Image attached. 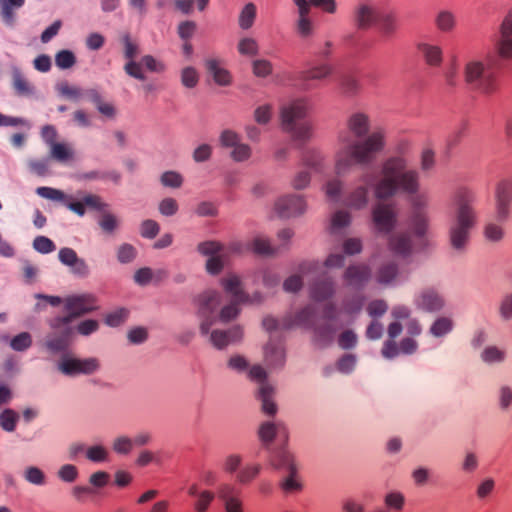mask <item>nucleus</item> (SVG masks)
Listing matches in <instances>:
<instances>
[{
  "mask_svg": "<svg viewBox=\"0 0 512 512\" xmlns=\"http://www.w3.org/2000/svg\"><path fill=\"white\" fill-rule=\"evenodd\" d=\"M324 190H325L326 196L329 199L334 200L339 196V194L342 190V183L338 179L330 180L326 183Z\"/></svg>",
  "mask_w": 512,
  "mask_h": 512,
  "instance_id": "60",
  "label": "nucleus"
},
{
  "mask_svg": "<svg viewBox=\"0 0 512 512\" xmlns=\"http://www.w3.org/2000/svg\"><path fill=\"white\" fill-rule=\"evenodd\" d=\"M512 200L494 198V210L497 221H507L511 216Z\"/></svg>",
  "mask_w": 512,
  "mask_h": 512,
  "instance_id": "35",
  "label": "nucleus"
},
{
  "mask_svg": "<svg viewBox=\"0 0 512 512\" xmlns=\"http://www.w3.org/2000/svg\"><path fill=\"white\" fill-rule=\"evenodd\" d=\"M220 142L224 147H232L231 156L236 161H245L251 155L248 145L239 143V136L231 130H225L220 135Z\"/></svg>",
  "mask_w": 512,
  "mask_h": 512,
  "instance_id": "15",
  "label": "nucleus"
},
{
  "mask_svg": "<svg viewBox=\"0 0 512 512\" xmlns=\"http://www.w3.org/2000/svg\"><path fill=\"white\" fill-rule=\"evenodd\" d=\"M503 221L493 222L490 221L485 224L483 234L489 242H500L505 236V230L502 225Z\"/></svg>",
  "mask_w": 512,
  "mask_h": 512,
  "instance_id": "32",
  "label": "nucleus"
},
{
  "mask_svg": "<svg viewBox=\"0 0 512 512\" xmlns=\"http://www.w3.org/2000/svg\"><path fill=\"white\" fill-rule=\"evenodd\" d=\"M37 194L43 198L61 201L64 199V194L62 191L50 188V187H39L36 190Z\"/></svg>",
  "mask_w": 512,
  "mask_h": 512,
  "instance_id": "59",
  "label": "nucleus"
},
{
  "mask_svg": "<svg viewBox=\"0 0 512 512\" xmlns=\"http://www.w3.org/2000/svg\"><path fill=\"white\" fill-rule=\"evenodd\" d=\"M411 213L408 225L413 236L422 245L424 238L430 230V218L427 211L428 196L426 194L416 195L410 200Z\"/></svg>",
  "mask_w": 512,
  "mask_h": 512,
  "instance_id": "6",
  "label": "nucleus"
},
{
  "mask_svg": "<svg viewBox=\"0 0 512 512\" xmlns=\"http://www.w3.org/2000/svg\"><path fill=\"white\" fill-rule=\"evenodd\" d=\"M271 465L287 473L281 482V487L285 492L297 493L302 490V480L298 473V466L290 452L286 450L279 452L271 460Z\"/></svg>",
  "mask_w": 512,
  "mask_h": 512,
  "instance_id": "7",
  "label": "nucleus"
},
{
  "mask_svg": "<svg viewBox=\"0 0 512 512\" xmlns=\"http://www.w3.org/2000/svg\"><path fill=\"white\" fill-rule=\"evenodd\" d=\"M182 84L187 88L195 87L199 81V74L193 67H185L181 72Z\"/></svg>",
  "mask_w": 512,
  "mask_h": 512,
  "instance_id": "49",
  "label": "nucleus"
},
{
  "mask_svg": "<svg viewBox=\"0 0 512 512\" xmlns=\"http://www.w3.org/2000/svg\"><path fill=\"white\" fill-rule=\"evenodd\" d=\"M260 471L261 466L259 464H249L238 472L236 479L241 484H247L255 479Z\"/></svg>",
  "mask_w": 512,
  "mask_h": 512,
  "instance_id": "37",
  "label": "nucleus"
},
{
  "mask_svg": "<svg viewBox=\"0 0 512 512\" xmlns=\"http://www.w3.org/2000/svg\"><path fill=\"white\" fill-rule=\"evenodd\" d=\"M392 314L397 319V321L390 324L388 333L391 338H394L400 334L402 329V324L399 322V320L406 319L409 315V311L406 307L398 306L393 309Z\"/></svg>",
  "mask_w": 512,
  "mask_h": 512,
  "instance_id": "34",
  "label": "nucleus"
},
{
  "mask_svg": "<svg viewBox=\"0 0 512 512\" xmlns=\"http://www.w3.org/2000/svg\"><path fill=\"white\" fill-rule=\"evenodd\" d=\"M434 22L437 29L441 31H452L458 28L455 13L448 9L439 10Z\"/></svg>",
  "mask_w": 512,
  "mask_h": 512,
  "instance_id": "28",
  "label": "nucleus"
},
{
  "mask_svg": "<svg viewBox=\"0 0 512 512\" xmlns=\"http://www.w3.org/2000/svg\"><path fill=\"white\" fill-rule=\"evenodd\" d=\"M481 358L486 363L502 362L505 359V351L496 346H488L483 350Z\"/></svg>",
  "mask_w": 512,
  "mask_h": 512,
  "instance_id": "40",
  "label": "nucleus"
},
{
  "mask_svg": "<svg viewBox=\"0 0 512 512\" xmlns=\"http://www.w3.org/2000/svg\"><path fill=\"white\" fill-rule=\"evenodd\" d=\"M133 440L127 436H119L114 439L112 449L120 455H127L133 450Z\"/></svg>",
  "mask_w": 512,
  "mask_h": 512,
  "instance_id": "41",
  "label": "nucleus"
},
{
  "mask_svg": "<svg viewBox=\"0 0 512 512\" xmlns=\"http://www.w3.org/2000/svg\"><path fill=\"white\" fill-rule=\"evenodd\" d=\"M494 198L512 200V180L501 179L495 185Z\"/></svg>",
  "mask_w": 512,
  "mask_h": 512,
  "instance_id": "44",
  "label": "nucleus"
},
{
  "mask_svg": "<svg viewBox=\"0 0 512 512\" xmlns=\"http://www.w3.org/2000/svg\"><path fill=\"white\" fill-rule=\"evenodd\" d=\"M272 388L266 384L262 383L259 389V398L262 401V410L264 413L268 415H273L276 413V405L271 401L272 396Z\"/></svg>",
  "mask_w": 512,
  "mask_h": 512,
  "instance_id": "33",
  "label": "nucleus"
},
{
  "mask_svg": "<svg viewBox=\"0 0 512 512\" xmlns=\"http://www.w3.org/2000/svg\"><path fill=\"white\" fill-rule=\"evenodd\" d=\"M376 28L387 31L401 29V20L394 11H380Z\"/></svg>",
  "mask_w": 512,
  "mask_h": 512,
  "instance_id": "30",
  "label": "nucleus"
},
{
  "mask_svg": "<svg viewBox=\"0 0 512 512\" xmlns=\"http://www.w3.org/2000/svg\"><path fill=\"white\" fill-rule=\"evenodd\" d=\"M373 223L379 232H389L396 224V212L390 204H379L373 210Z\"/></svg>",
  "mask_w": 512,
  "mask_h": 512,
  "instance_id": "14",
  "label": "nucleus"
},
{
  "mask_svg": "<svg viewBox=\"0 0 512 512\" xmlns=\"http://www.w3.org/2000/svg\"><path fill=\"white\" fill-rule=\"evenodd\" d=\"M368 277V271L365 266L350 267L346 272V280L349 285H357Z\"/></svg>",
  "mask_w": 512,
  "mask_h": 512,
  "instance_id": "38",
  "label": "nucleus"
},
{
  "mask_svg": "<svg viewBox=\"0 0 512 512\" xmlns=\"http://www.w3.org/2000/svg\"><path fill=\"white\" fill-rule=\"evenodd\" d=\"M33 246L40 253H49L55 250L54 243L45 236L36 237Z\"/></svg>",
  "mask_w": 512,
  "mask_h": 512,
  "instance_id": "54",
  "label": "nucleus"
},
{
  "mask_svg": "<svg viewBox=\"0 0 512 512\" xmlns=\"http://www.w3.org/2000/svg\"><path fill=\"white\" fill-rule=\"evenodd\" d=\"M465 82L475 91L491 95L499 89L497 76L489 61L471 60L464 67Z\"/></svg>",
  "mask_w": 512,
  "mask_h": 512,
  "instance_id": "4",
  "label": "nucleus"
},
{
  "mask_svg": "<svg viewBox=\"0 0 512 512\" xmlns=\"http://www.w3.org/2000/svg\"><path fill=\"white\" fill-rule=\"evenodd\" d=\"M272 72V65L267 60H256L253 62V73L257 77H266Z\"/></svg>",
  "mask_w": 512,
  "mask_h": 512,
  "instance_id": "57",
  "label": "nucleus"
},
{
  "mask_svg": "<svg viewBox=\"0 0 512 512\" xmlns=\"http://www.w3.org/2000/svg\"><path fill=\"white\" fill-rule=\"evenodd\" d=\"M297 7L298 32H310L312 22L309 18L311 7L320 9L324 13L334 14L337 11V3L335 0H292Z\"/></svg>",
  "mask_w": 512,
  "mask_h": 512,
  "instance_id": "8",
  "label": "nucleus"
},
{
  "mask_svg": "<svg viewBox=\"0 0 512 512\" xmlns=\"http://www.w3.org/2000/svg\"><path fill=\"white\" fill-rule=\"evenodd\" d=\"M242 336L239 328H233L228 332L215 330L211 333L210 340L214 347L223 349L231 343L238 341Z\"/></svg>",
  "mask_w": 512,
  "mask_h": 512,
  "instance_id": "24",
  "label": "nucleus"
},
{
  "mask_svg": "<svg viewBox=\"0 0 512 512\" xmlns=\"http://www.w3.org/2000/svg\"><path fill=\"white\" fill-rule=\"evenodd\" d=\"M238 50L242 55L253 56L257 53L258 47L254 40L245 38L239 43Z\"/></svg>",
  "mask_w": 512,
  "mask_h": 512,
  "instance_id": "63",
  "label": "nucleus"
},
{
  "mask_svg": "<svg viewBox=\"0 0 512 512\" xmlns=\"http://www.w3.org/2000/svg\"><path fill=\"white\" fill-rule=\"evenodd\" d=\"M476 194L470 189H459L454 197V221L449 227V240L454 249H463L469 242L471 231L478 224V214L474 207Z\"/></svg>",
  "mask_w": 512,
  "mask_h": 512,
  "instance_id": "3",
  "label": "nucleus"
},
{
  "mask_svg": "<svg viewBox=\"0 0 512 512\" xmlns=\"http://www.w3.org/2000/svg\"><path fill=\"white\" fill-rule=\"evenodd\" d=\"M273 116V107L270 104H261L254 111V119L260 125L267 124Z\"/></svg>",
  "mask_w": 512,
  "mask_h": 512,
  "instance_id": "47",
  "label": "nucleus"
},
{
  "mask_svg": "<svg viewBox=\"0 0 512 512\" xmlns=\"http://www.w3.org/2000/svg\"><path fill=\"white\" fill-rule=\"evenodd\" d=\"M497 399L502 409H507L512 404V388L503 385L498 389Z\"/></svg>",
  "mask_w": 512,
  "mask_h": 512,
  "instance_id": "52",
  "label": "nucleus"
},
{
  "mask_svg": "<svg viewBox=\"0 0 512 512\" xmlns=\"http://www.w3.org/2000/svg\"><path fill=\"white\" fill-rule=\"evenodd\" d=\"M310 105L305 99L294 100L281 109L282 125L296 139H305L311 135V126L300 121L306 117Z\"/></svg>",
  "mask_w": 512,
  "mask_h": 512,
  "instance_id": "5",
  "label": "nucleus"
},
{
  "mask_svg": "<svg viewBox=\"0 0 512 512\" xmlns=\"http://www.w3.org/2000/svg\"><path fill=\"white\" fill-rule=\"evenodd\" d=\"M275 208L280 216L290 217L300 214L305 209V202L298 196L280 199Z\"/></svg>",
  "mask_w": 512,
  "mask_h": 512,
  "instance_id": "22",
  "label": "nucleus"
},
{
  "mask_svg": "<svg viewBox=\"0 0 512 512\" xmlns=\"http://www.w3.org/2000/svg\"><path fill=\"white\" fill-rule=\"evenodd\" d=\"M206 70L208 75L216 84L220 86H228L232 83V74L221 60L214 58L207 60Z\"/></svg>",
  "mask_w": 512,
  "mask_h": 512,
  "instance_id": "18",
  "label": "nucleus"
},
{
  "mask_svg": "<svg viewBox=\"0 0 512 512\" xmlns=\"http://www.w3.org/2000/svg\"><path fill=\"white\" fill-rule=\"evenodd\" d=\"M420 179L417 170L408 167V161L403 156L387 159L378 177L364 178V185L356 188L349 197L348 205L354 209H361L368 203L369 191L378 199L393 196L398 190L410 195V200L421 195Z\"/></svg>",
  "mask_w": 512,
  "mask_h": 512,
  "instance_id": "1",
  "label": "nucleus"
},
{
  "mask_svg": "<svg viewBox=\"0 0 512 512\" xmlns=\"http://www.w3.org/2000/svg\"><path fill=\"white\" fill-rule=\"evenodd\" d=\"M388 246L390 253L396 257H406L417 249V244H412L410 236L404 234H392Z\"/></svg>",
  "mask_w": 512,
  "mask_h": 512,
  "instance_id": "19",
  "label": "nucleus"
},
{
  "mask_svg": "<svg viewBox=\"0 0 512 512\" xmlns=\"http://www.w3.org/2000/svg\"><path fill=\"white\" fill-rule=\"evenodd\" d=\"M384 503L387 509L393 512H400L404 506L405 498L398 491H391L384 497Z\"/></svg>",
  "mask_w": 512,
  "mask_h": 512,
  "instance_id": "36",
  "label": "nucleus"
},
{
  "mask_svg": "<svg viewBox=\"0 0 512 512\" xmlns=\"http://www.w3.org/2000/svg\"><path fill=\"white\" fill-rule=\"evenodd\" d=\"M242 458L238 454H230L223 460L222 469L227 473L235 472L241 465Z\"/></svg>",
  "mask_w": 512,
  "mask_h": 512,
  "instance_id": "53",
  "label": "nucleus"
},
{
  "mask_svg": "<svg viewBox=\"0 0 512 512\" xmlns=\"http://www.w3.org/2000/svg\"><path fill=\"white\" fill-rule=\"evenodd\" d=\"M51 155L58 161H68L72 159L73 152L66 144L54 143L51 147Z\"/></svg>",
  "mask_w": 512,
  "mask_h": 512,
  "instance_id": "48",
  "label": "nucleus"
},
{
  "mask_svg": "<svg viewBox=\"0 0 512 512\" xmlns=\"http://www.w3.org/2000/svg\"><path fill=\"white\" fill-rule=\"evenodd\" d=\"M59 260L74 269L75 272L84 274L87 272L85 262L78 258L76 252L71 248H62L59 251Z\"/></svg>",
  "mask_w": 512,
  "mask_h": 512,
  "instance_id": "27",
  "label": "nucleus"
},
{
  "mask_svg": "<svg viewBox=\"0 0 512 512\" xmlns=\"http://www.w3.org/2000/svg\"><path fill=\"white\" fill-rule=\"evenodd\" d=\"M497 52L501 58L512 60V34H502L497 42Z\"/></svg>",
  "mask_w": 512,
  "mask_h": 512,
  "instance_id": "43",
  "label": "nucleus"
},
{
  "mask_svg": "<svg viewBox=\"0 0 512 512\" xmlns=\"http://www.w3.org/2000/svg\"><path fill=\"white\" fill-rule=\"evenodd\" d=\"M86 457L93 462H103L108 459L109 451L103 445H93L86 449Z\"/></svg>",
  "mask_w": 512,
  "mask_h": 512,
  "instance_id": "42",
  "label": "nucleus"
},
{
  "mask_svg": "<svg viewBox=\"0 0 512 512\" xmlns=\"http://www.w3.org/2000/svg\"><path fill=\"white\" fill-rule=\"evenodd\" d=\"M18 415L13 410H5L0 414V425L6 431H13L16 426Z\"/></svg>",
  "mask_w": 512,
  "mask_h": 512,
  "instance_id": "50",
  "label": "nucleus"
},
{
  "mask_svg": "<svg viewBox=\"0 0 512 512\" xmlns=\"http://www.w3.org/2000/svg\"><path fill=\"white\" fill-rule=\"evenodd\" d=\"M418 50L424 61L429 66H440L442 63V49L434 44L421 43Z\"/></svg>",
  "mask_w": 512,
  "mask_h": 512,
  "instance_id": "26",
  "label": "nucleus"
},
{
  "mask_svg": "<svg viewBox=\"0 0 512 512\" xmlns=\"http://www.w3.org/2000/svg\"><path fill=\"white\" fill-rule=\"evenodd\" d=\"M331 73H332V67L327 63H323V64H319L317 66L310 68L306 72V78L322 80V79H325L328 76H330Z\"/></svg>",
  "mask_w": 512,
  "mask_h": 512,
  "instance_id": "46",
  "label": "nucleus"
},
{
  "mask_svg": "<svg viewBox=\"0 0 512 512\" xmlns=\"http://www.w3.org/2000/svg\"><path fill=\"white\" fill-rule=\"evenodd\" d=\"M495 488V482L491 478L484 479L477 487V497L480 499H485L491 495Z\"/></svg>",
  "mask_w": 512,
  "mask_h": 512,
  "instance_id": "58",
  "label": "nucleus"
},
{
  "mask_svg": "<svg viewBox=\"0 0 512 512\" xmlns=\"http://www.w3.org/2000/svg\"><path fill=\"white\" fill-rule=\"evenodd\" d=\"M227 295L231 297V303L224 306L219 312V319L228 322L235 318L239 312L238 304L245 302L246 296L243 293L241 282L236 275H228L222 280Z\"/></svg>",
  "mask_w": 512,
  "mask_h": 512,
  "instance_id": "9",
  "label": "nucleus"
},
{
  "mask_svg": "<svg viewBox=\"0 0 512 512\" xmlns=\"http://www.w3.org/2000/svg\"><path fill=\"white\" fill-rule=\"evenodd\" d=\"M255 16L256 6L253 3L246 4L239 17L240 27L244 30L249 29L254 22Z\"/></svg>",
  "mask_w": 512,
  "mask_h": 512,
  "instance_id": "39",
  "label": "nucleus"
},
{
  "mask_svg": "<svg viewBox=\"0 0 512 512\" xmlns=\"http://www.w3.org/2000/svg\"><path fill=\"white\" fill-rule=\"evenodd\" d=\"M32 343L31 336L27 332L20 333L11 340V347L16 351H22L30 347Z\"/></svg>",
  "mask_w": 512,
  "mask_h": 512,
  "instance_id": "51",
  "label": "nucleus"
},
{
  "mask_svg": "<svg viewBox=\"0 0 512 512\" xmlns=\"http://www.w3.org/2000/svg\"><path fill=\"white\" fill-rule=\"evenodd\" d=\"M348 131L338 135V148L334 155V170L337 175L347 173L353 164H365L385 146V134L377 130L362 141H352L351 135L362 137L369 131L370 119L364 112H354L346 122Z\"/></svg>",
  "mask_w": 512,
  "mask_h": 512,
  "instance_id": "2",
  "label": "nucleus"
},
{
  "mask_svg": "<svg viewBox=\"0 0 512 512\" xmlns=\"http://www.w3.org/2000/svg\"><path fill=\"white\" fill-rule=\"evenodd\" d=\"M97 308L96 299L92 295H80L73 296L66 299V309L70 316L59 320L56 323V327H60L61 324L68 323L72 317H77L82 314L91 312Z\"/></svg>",
  "mask_w": 512,
  "mask_h": 512,
  "instance_id": "11",
  "label": "nucleus"
},
{
  "mask_svg": "<svg viewBox=\"0 0 512 512\" xmlns=\"http://www.w3.org/2000/svg\"><path fill=\"white\" fill-rule=\"evenodd\" d=\"M499 313L505 320L512 319V292L502 299L499 307Z\"/></svg>",
  "mask_w": 512,
  "mask_h": 512,
  "instance_id": "64",
  "label": "nucleus"
},
{
  "mask_svg": "<svg viewBox=\"0 0 512 512\" xmlns=\"http://www.w3.org/2000/svg\"><path fill=\"white\" fill-rule=\"evenodd\" d=\"M417 304L424 310L435 311L442 308L444 300L436 290L427 289L420 294Z\"/></svg>",
  "mask_w": 512,
  "mask_h": 512,
  "instance_id": "25",
  "label": "nucleus"
},
{
  "mask_svg": "<svg viewBox=\"0 0 512 512\" xmlns=\"http://www.w3.org/2000/svg\"><path fill=\"white\" fill-rule=\"evenodd\" d=\"M452 328L451 320L447 318L438 319L431 327V332L435 336H442L448 333Z\"/></svg>",
  "mask_w": 512,
  "mask_h": 512,
  "instance_id": "55",
  "label": "nucleus"
},
{
  "mask_svg": "<svg viewBox=\"0 0 512 512\" xmlns=\"http://www.w3.org/2000/svg\"><path fill=\"white\" fill-rule=\"evenodd\" d=\"M160 455L158 452L150 450H142L135 460V464L139 467H145L150 464H160Z\"/></svg>",
  "mask_w": 512,
  "mask_h": 512,
  "instance_id": "45",
  "label": "nucleus"
},
{
  "mask_svg": "<svg viewBox=\"0 0 512 512\" xmlns=\"http://www.w3.org/2000/svg\"><path fill=\"white\" fill-rule=\"evenodd\" d=\"M99 367L100 363L97 358L80 359L67 357L59 364V369L66 375L92 374Z\"/></svg>",
  "mask_w": 512,
  "mask_h": 512,
  "instance_id": "12",
  "label": "nucleus"
},
{
  "mask_svg": "<svg viewBox=\"0 0 512 512\" xmlns=\"http://www.w3.org/2000/svg\"><path fill=\"white\" fill-rule=\"evenodd\" d=\"M220 304V295L215 291L203 293L198 299V313L202 318L200 330L203 334L208 333L215 323V313Z\"/></svg>",
  "mask_w": 512,
  "mask_h": 512,
  "instance_id": "10",
  "label": "nucleus"
},
{
  "mask_svg": "<svg viewBox=\"0 0 512 512\" xmlns=\"http://www.w3.org/2000/svg\"><path fill=\"white\" fill-rule=\"evenodd\" d=\"M258 434L260 440L264 443H270L274 438L284 442L288 438L287 431L283 425L271 422L263 423L259 428Z\"/></svg>",
  "mask_w": 512,
  "mask_h": 512,
  "instance_id": "23",
  "label": "nucleus"
},
{
  "mask_svg": "<svg viewBox=\"0 0 512 512\" xmlns=\"http://www.w3.org/2000/svg\"><path fill=\"white\" fill-rule=\"evenodd\" d=\"M217 495L223 502L225 512H245L241 491L233 484H221L217 489Z\"/></svg>",
  "mask_w": 512,
  "mask_h": 512,
  "instance_id": "13",
  "label": "nucleus"
},
{
  "mask_svg": "<svg viewBox=\"0 0 512 512\" xmlns=\"http://www.w3.org/2000/svg\"><path fill=\"white\" fill-rule=\"evenodd\" d=\"M99 225L104 231L112 232L117 228L118 220L110 213H103L99 219Z\"/></svg>",
  "mask_w": 512,
  "mask_h": 512,
  "instance_id": "62",
  "label": "nucleus"
},
{
  "mask_svg": "<svg viewBox=\"0 0 512 512\" xmlns=\"http://www.w3.org/2000/svg\"><path fill=\"white\" fill-rule=\"evenodd\" d=\"M56 65L62 69L70 68L74 62V55L69 51H61L56 55Z\"/></svg>",
  "mask_w": 512,
  "mask_h": 512,
  "instance_id": "61",
  "label": "nucleus"
},
{
  "mask_svg": "<svg viewBox=\"0 0 512 512\" xmlns=\"http://www.w3.org/2000/svg\"><path fill=\"white\" fill-rule=\"evenodd\" d=\"M102 209L105 205L101 202L100 198L95 195H89L79 202H71L68 204L69 209L82 216L85 213V207Z\"/></svg>",
  "mask_w": 512,
  "mask_h": 512,
  "instance_id": "31",
  "label": "nucleus"
},
{
  "mask_svg": "<svg viewBox=\"0 0 512 512\" xmlns=\"http://www.w3.org/2000/svg\"><path fill=\"white\" fill-rule=\"evenodd\" d=\"M128 312L125 309H118L110 314H108L105 318V322L107 325L111 327H116L122 324L127 318Z\"/></svg>",
  "mask_w": 512,
  "mask_h": 512,
  "instance_id": "56",
  "label": "nucleus"
},
{
  "mask_svg": "<svg viewBox=\"0 0 512 512\" xmlns=\"http://www.w3.org/2000/svg\"><path fill=\"white\" fill-rule=\"evenodd\" d=\"M380 11L368 4H360L355 9V21L358 28L367 30L376 28Z\"/></svg>",
  "mask_w": 512,
  "mask_h": 512,
  "instance_id": "17",
  "label": "nucleus"
},
{
  "mask_svg": "<svg viewBox=\"0 0 512 512\" xmlns=\"http://www.w3.org/2000/svg\"><path fill=\"white\" fill-rule=\"evenodd\" d=\"M199 251L204 255H210L206 264L207 271L211 274L218 273L223 266L222 247L216 242H204L199 245Z\"/></svg>",
  "mask_w": 512,
  "mask_h": 512,
  "instance_id": "16",
  "label": "nucleus"
},
{
  "mask_svg": "<svg viewBox=\"0 0 512 512\" xmlns=\"http://www.w3.org/2000/svg\"><path fill=\"white\" fill-rule=\"evenodd\" d=\"M25 0H0V16L4 23L12 25L15 21V10L24 5Z\"/></svg>",
  "mask_w": 512,
  "mask_h": 512,
  "instance_id": "29",
  "label": "nucleus"
},
{
  "mask_svg": "<svg viewBox=\"0 0 512 512\" xmlns=\"http://www.w3.org/2000/svg\"><path fill=\"white\" fill-rule=\"evenodd\" d=\"M187 493L191 497H195L194 510L196 512H206L211 503L215 499V493L207 489H200L197 483H193L188 487Z\"/></svg>",
  "mask_w": 512,
  "mask_h": 512,
  "instance_id": "20",
  "label": "nucleus"
},
{
  "mask_svg": "<svg viewBox=\"0 0 512 512\" xmlns=\"http://www.w3.org/2000/svg\"><path fill=\"white\" fill-rule=\"evenodd\" d=\"M145 67L149 71L159 72L164 69L162 63L158 62L154 58L150 56H146L142 59L141 63H136L134 61H130L125 65L126 72L135 78L144 79L143 68Z\"/></svg>",
  "mask_w": 512,
  "mask_h": 512,
  "instance_id": "21",
  "label": "nucleus"
}]
</instances>
